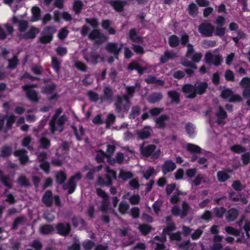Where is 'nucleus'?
<instances>
[{
	"label": "nucleus",
	"instance_id": "obj_46",
	"mask_svg": "<svg viewBox=\"0 0 250 250\" xmlns=\"http://www.w3.org/2000/svg\"><path fill=\"white\" fill-rule=\"evenodd\" d=\"M217 177L218 181L221 183L225 182L230 178L229 175L224 170L218 171Z\"/></svg>",
	"mask_w": 250,
	"mask_h": 250
},
{
	"label": "nucleus",
	"instance_id": "obj_21",
	"mask_svg": "<svg viewBox=\"0 0 250 250\" xmlns=\"http://www.w3.org/2000/svg\"><path fill=\"white\" fill-rule=\"evenodd\" d=\"M53 193L51 190L45 191L42 197V202L47 207H50L53 204Z\"/></svg>",
	"mask_w": 250,
	"mask_h": 250
},
{
	"label": "nucleus",
	"instance_id": "obj_56",
	"mask_svg": "<svg viewBox=\"0 0 250 250\" xmlns=\"http://www.w3.org/2000/svg\"><path fill=\"white\" fill-rule=\"evenodd\" d=\"M200 218L206 222L208 223L212 219V213L210 211L206 210L200 216Z\"/></svg>",
	"mask_w": 250,
	"mask_h": 250
},
{
	"label": "nucleus",
	"instance_id": "obj_14",
	"mask_svg": "<svg viewBox=\"0 0 250 250\" xmlns=\"http://www.w3.org/2000/svg\"><path fill=\"white\" fill-rule=\"evenodd\" d=\"M113 95L114 93L112 88L108 86H105L103 89V94L101 96V100L103 101L111 103L113 101Z\"/></svg>",
	"mask_w": 250,
	"mask_h": 250
},
{
	"label": "nucleus",
	"instance_id": "obj_41",
	"mask_svg": "<svg viewBox=\"0 0 250 250\" xmlns=\"http://www.w3.org/2000/svg\"><path fill=\"white\" fill-rule=\"evenodd\" d=\"M107 159V156L105 154V152L102 149H99L97 151V154L95 157V160L98 163H102L104 162V159Z\"/></svg>",
	"mask_w": 250,
	"mask_h": 250
},
{
	"label": "nucleus",
	"instance_id": "obj_28",
	"mask_svg": "<svg viewBox=\"0 0 250 250\" xmlns=\"http://www.w3.org/2000/svg\"><path fill=\"white\" fill-rule=\"evenodd\" d=\"M151 127L149 126H146L142 129L137 132L138 138L142 140L148 138L150 136Z\"/></svg>",
	"mask_w": 250,
	"mask_h": 250
},
{
	"label": "nucleus",
	"instance_id": "obj_25",
	"mask_svg": "<svg viewBox=\"0 0 250 250\" xmlns=\"http://www.w3.org/2000/svg\"><path fill=\"white\" fill-rule=\"evenodd\" d=\"M124 160V156L123 153L118 152L117 153L115 157H109L107 160V162L110 165L114 166L115 164H121L123 163Z\"/></svg>",
	"mask_w": 250,
	"mask_h": 250
},
{
	"label": "nucleus",
	"instance_id": "obj_24",
	"mask_svg": "<svg viewBox=\"0 0 250 250\" xmlns=\"http://www.w3.org/2000/svg\"><path fill=\"white\" fill-rule=\"evenodd\" d=\"M175 164L171 160H168L165 162L162 167V172L164 174L173 171L176 168Z\"/></svg>",
	"mask_w": 250,
	"mask_h": 250
},
{
	"label": "nucleus",
	"instance_id": "obj_13",
	"mask_svg": "<svg viewBox=\"0 0 250 250\" xmlns=\"http://www.w3.org/2000/svg\"><path fill=\"white\" fill-rule=\"evenodd\" d=\"M106 50L113 54L115 59H118V55L121 52L122 47L118 46V44L115 42H109L105 46Z\"/></svg>",
	"mask_w": 250,
	"mask_h": 250
},
{
	"label": "nucleus",
	"instance_id": "obj_11",
	"mask_svg": "<svg viewBox=\"0 0 250 250\" xmlns=\"http://www.w3.org/2000/svg\"><path fill=\"white\" fill-rule=\"evenodd\" d=\"M181 91L183 93L188 94L186 96L187 98L194 99L196 97L194 85L191 83H186L184 84L182 87Z\"/></svg>",
	"mask_w": 250,
	"mask_h": 250
},
{
	"label": "nucleus",
	"instance_id": "obj_6",
	"mask_svg": "<svg viewBox=\"0 0 250 250\" xmlns=\"http://www.w3.org/2000/svg\"><path fill=\"white\" fill-rule=\"evenodd\" d=\"M88 38L90 40H96L95 43L101 44L108 39V37L105 36L99 30L93 29L88 35Z\"/></svg>",
	"mask_w": 250,
	"mask_h": 250
},
{
	"label": "nucleus",
	"instance_id": "obj_35",
	"mask_svg": "<svg viewBox=\"0 0 250 250\" xmlns=\"http://www.w3.org/2000/svg\"><path fill=\"white\" fill-rule=\"evenodd\" d=\"M169 98L171 100V103L178 104L180 103V94L176 90H170L167 92Z\"/></svg>",
	"mask_w": 250,
	"mask_h": 250
},
{
	"label": "nucleus",
	"instance_id": "obj_33",
	"mask_svg": "<svg viewBox=\"0 0 250 250\" xmlns=\"http://www.w3.org/2000/svg\"><path fill=\"white\" fill-rule=\"evenodd\" d=\"M12 153V147L11 146L4 145L0 149V157L5 158L9 157Z\"/></svg>",
	"mask_w": 250,
	"mask_h": 250
},
{
	"label": "nucleus",
	"instance_id": "obj_53",
	"mask_svg": "<svg viewBox=\"0 0 250 250\" xmlns=\"http://www.w3.org/2000/svg\"><path fill=\"white\" fill-rule=\"evenodd\" d=\"M56 88V85L52 83L51 84L43 86L42 88V92L46 94H49L52 93Z\"/></svg>",
	"mask_w": 250,
	"mask_h": 250
},
{
	"label": "nucleus",
	"instance_id": "obj_23",
	"mask_svg": "<svg viewBox=\"0 0 250 250\" xmlns=\"http://www.w3.org/2000/svg\"><path fill=\"white\" fill-rule=\"evenodd\" d=\"M83 58L87 62H90L95 65L98 63L100 56L96 52L91 51L88 56L84 55Z\"/></svg>",
	"mask_w": 250,
	"mask_h": 250
},
{
	"label": "nucleus",
	"instance_id": "obj_36",
	"mask_svg": "<svg viewBox=\"0 0 250 250\" xmlns=\"http://www.w3.org/2000/svg\"><path fill=\"white\" fill-rule=\"evenodd\" d=\"M188 11L190 16L195 18L198 14V7L195 3L191 2L188 5Z\"/></svg>",
	"mask_w": 250,
	"mask_h": 250
},
{
	"label": "nucleus",
	"instance_id": "obj_27",
	"mask_svg": "<svg viewBox=\"0 0 250 250\" xmlns=\"http://www.w3.org/2000/svg\"><path fill=\"white\" fill-rule=\"evenodd\" d=\"M177 57L176 54L171 51L167 50L163 55L160 58V62L161 63H165L169 60H172Z\"/></svg>",
	"mask_w": 250,
	"mask_h": 250
},
{
	"label": "nucleus",
	"instance_id": "obj_22",
	"mask_svg": "<svg viewBox=\"0 0 250 250\" xmlns=\"http://www.w3.org/2000/svg\"><path fill=\"white\" fill-rule=\"evenodd\" d=\"M127 69L130 71L137 70L138 74L142 75L144 74V71L146 70L145 67H141L139 63L135 61H132L128 65Z\"/></svg>",
	"mask_w": 250,
	"mask_h": 250
},
{
	"label": "nucleus",
	"instance_id": "obj_20",
	"mask_svg": "<svg viewBox=\"0 0 250 250\" xmlns=\"http://www.w3.org/2000/svg\"><path fill=\"white\" fill-rule=\"evenodd\" d=\"M239 215V211L235 208H230L226 212V219L228 222H231L236 220Z\"/></svg>",
	"mask_w": 250,
	"mask_h": 250
},
{
	"label": "nucleus",
	"instance_id": "obj_64",
	"mask_svg": "<svg viewBox=\"0 0 250 250\" xmlns=\"http://www.w3.org/2000/svg\"><path fill=\"white\" fill-rule=\"evenodd\" d=\"M83 247L85 250H91L95 245V243L90 240H86L83 242Z\"/></svg>",
	"mask_w": 250,
	"mask_h": 250
},
{
	"label": "nucleus",
	"instance_id": "obj_51",
	"mask_svg": "<svg viewBox=\"0 0 250 250\" xmlns=\"http://www.w3.org/2000/svg\"><path fill=\"white\" fill-rule=\"evenodd\" d=\"M213 212L215 216L218 218H222L226 212V209L224 207H215L213 208Z\"/></svg>",
	"mask_w": 250,
	"mask_h": 250
},
{
	"label": "nucleus",
	"instance_id": "obj_42",
	"mask_svg": "<svg viewBox=\"0 0 250 250\" xmlns=\"http://www.w3.org/2000/svg\"><path fill=\"white\" fill-rule=\"evenodd\" d=\"M8 65L7 68L11 70L15 69L19 64V61L17 55H14L11 59L8 60Z\"/></svg>",
	"mask_w": 250,
	"mask_h": 250
},
{
	"label": "nucleus",
	"instance_id": "obj_61",
	"mask_svg": "<svg viewBox=\"0 0 250 250\" xmlns=\"http://www.w3.org/2000/svg\"><path fill=\"white\" fill-rule=\"evenodd\" d=\"M182 210L181 213V217L184 218L188 215L190 207L186 201H184L182 204Z\"/></svg>",
	"mask_w": 250,
	"mask_h": 250
},
{
	"label": "nucleus",
	"instance_id": "obj_38",
	"mask_svg": "<svg viewBox=\"0 0 250 250\" xmlns=\"http://www.w3.org/2000/svg\"><path fill=\"white\" fill-rule=\"evenodd\" d=\"M56 181L58 185H63L67 178L66 174L62 170L58 171L56 175Z\"/></svg>",
	"mask_w": 250,
	"mask_h": 250
},
{
	"label": "nucleus",
	"instance_id": "obj_37",
	"mask_svg": "<svg viewBox=\"0 0 250 250\" xmlns=\"http://www.w3.org/2000/svg\"><path fill=\"white\" fill-rule=\"evenodd\" d=\"M125 100V94L123 95L122 96L118 95L117 96V100L115 103V110L117 112L120 113L122 109L123 103Z\"/></svg>",
	"mask_w": 250,
	"mask_h": 250
},
{
	"label": "nucleus",
	"instance_id": "obj_18",
	"mask_svg": "<svg viewBox=\"0 0 250 250\" xmlns=\"http://www.w3.org/2000/svg\"><path fill=\"white\" fill-rule=\"evenodd\" d=\"M215 116L217 117L216 122L218 125L224 124L223 120L228 117L227 113L221 105L218 107V111L215 112Z\"/></svg>",
	"mask_w": 250,
	"mask_h": 250
},
{
	"label": "nucleus",
	"instance_id": "obj_16",
	"mask_svg": "<svg viewBox=\"0 0 250 250\" xmlns=\"http://www.w3.org/2000/svg\"><path fill=\"white\" fill-rule=\"evenodd\" d=\"M105 3L109 4L116 12H122L124 8L125 1L119 0H106Z\"/></svg>",
	"mask_w": 250,
	"mask_h": 250
},
{
	"label": "nucleus",
	"instance_id": "obj_48",
	"mask_svg": "<svg viewBox=\"0 0 250 250\" xmlns=\"http://www.w3.org/2000/svg\"><path fill=\"white\" fill-rule=\"evenodd\" d=\"M83 4L80 0H76L74 1L73 5V10L76 14H79L81 12Z\"/></svg>",
	"mask_w": 250,
	"mask_h": 250
},
{
	"label": "nucleus",
	"instance_id": "obj_32",
	"mask_svg": "<svg viewBox=\"0 0 250 250\" xmlns=\"http://www.w3.org/2000/svg\"><path fill=\"white\" fill-rule=\"evenodd\" d=\"M145 82L147 84H157L160 86H163L164 81L162 80H159L155 76L149 75L145 79Z\"/></svg>",
	"mask_w": 250,
	"mask_h": 250
},
{
	"label": "nucleus",
	"instance_id": "obj_59",
	"mask_svg": "<svg viewBox=\"0 0 250 250\" xmlns=\"http://www.w3.org/2000/svg\"><path fill=\"white\" fill-rule=\"evenodd\" d=\"M85 21L86 23L90 24L92 27L93 29H97L98 28L99 24L97 18H85Z\"/></svg>",
	"mask_w": 250,
	"mask_h": 250
},
{
	"label": "nucleus",
	"instance_id": "obj_39",
	"mask_svg": "<svg viewBox=\"0 0 250 250\" xmlns=\"http://www.w3.org/2000/svg\"><path fill=\"white\" fill-rule=\"evenodd\" d=\"M31 11L32 14V21H39L41 19V9L37 6H34L32 8Z\"/></svg>",
	"mask_w": 250,
	"mask_h": 250
},
{
	"label": "nucleus",
	"instance_id": "obj_5",
	"mask_svg": "<svg viewBox=\"0 0 250 250\" xmlns=\"http://www.w3.org/2000/svg\"><path fill=\"white\" fill-rule=\"evenodd\" d=\"M67 121V118L65 115H62L54 121V127L51 125V120L49 121V125L51 132L54 134L56 131L62 132L64 129V125Z\"/></svg>",
	"mask_w": 250,
	"mask_h": 250
},
{
	"label": "nucleus",
	"instance_id": "obj_44",
	"mask_svg": "<svg viewBox=\"0 0 250 250\" xmlns=\"http://www.w3.org/2000/svg\"><path fill=\"white\" fill-rule=\"evenodd\" d=\"M17 182L21 187L28 188L31 186L28 178L24 175H20L18 178Z\"/></svg>",
	"mask_w": 250,
	"mask_h": 250
},
{
	"label": "nucleus",
	"instance_id": "obj_19",
	"mask_svg": "<svg viewBox=\"0 0 250 250\" xmlns=\"http://www.w3.org/2000/svg\"><path fill=\"white\" fill-rule=\"evenodd\" d=\"M26 98L32 103H37L39 101V93L35 89L23 90Z\"/></svg>",
	"mask_w": 250,
	"mask_h": 250
},
{
	"label": "nucleus",
	"instance_id": "obj_54",
	"mask_svg": "<svg viewBox=\"0 0 250 250\" xmlns=\"http://www.w3.org/2000/svg\"><path fill=\"white\" fill-rule=\"evenodd\" d=\"M16 117L14 115L12 114L7 118L6 120V129L4 130L6 132L8 130H10L13 126V125L15 122Z\"/></svg>",
	"mask_w": 250,
	"mask_h": 250
},
{
	"label": "nucleus",
	"instance_id": "obj_45",
	"mask_svg": "<svg viewBox=\"0 0 250 250\" xmlns=\"http://www.w3.org/2000/svg\"><path fill=\"white\" fill-rule=\"evenodd\" d=\"M187 149L191 153L200 154L201 153L202 151V149L200 147L192 144H188L187 146Z\"/></svg>",
	"mask_w": 250,
	"mask_h": 250
},
{
	"label": "nucleus",
	"instance_id": "obj_62",
	"mask_svg": "<svg viewBox=\"0 0 250 250\" xmlns=\"http://www.w3.org/2000/svg\"><path fill=\"white\" fill-rule=\"evenodd\" d=\"M74 66L78 70L82 72H85L87 69L86 65L81 61H76Z\"/></svg>",
	"mask_w": 250,
	"mask_h": 250
},
{
	"label": "nucleus",
	"instance_id": "obj_8",
	"mask_svg": "<svg viewBox=\"0 0 250 250\" xmlns=\"http://www.w3.org/2000/svg\"><path fill=\"white\" fill-rule=\"evenodd\" d=\"M214 30V26L209 22H202L198 26L199 32L206 37L212 36Z\"/></svg>",
	"mask_w": 250,
	"mask_h": 250
},
{
	"label": "nucleus",
	"instance_id": "obj_9",
	"mask_svg": "<svg viewBox=\"0 0 250 250\" xmlns=\"http://www.w3.org/2000/svg\"><path fill=\"white\" fill-rule=\"evenodd\" d=\"M57 233L63 236H67L71 230V225L69 223H59L56 226Z\"/></svg>",
	"mask_w": 250,
	"mask_h": 250
},
{
	"label": "nucleus",
	"instance_id": "obj_15",
	"mask_svg": "<svg viewBox=\"0 0 250 250\" xmlns=\"http://www.w3.org/2000/svg\"><path fill=\"white\" fill-rule=\"evenodd\" d=\"M39 29L34 26L30 27L29 30L24 34H20L19 37L20 39H24L25 40L33 39L37 34L39 33Z\"/></svg>",
	"mask_w": 250,
	"mask_h": 250
},
{
	"label": "nucleus",
	"instance_id": "obj_3",
	"mask_svg": "<svg viewBox=\"0 0 250 250\" xmlns=\"http://www.w3.org/2000/svg\"><path fill=\"white\" fill-rule=\"evenodd\" d=\"M57 29L54 25L45 26L41 33L38 41L41 43L46 44L50 43L53 40L54 35L56 33Z\"/></svg>",
	"mask_w": 250,
	"mask_h": 250
},
{
	"label": "nucleus",
	"instance_id": "obj_12",
	"mask_svg": "<svg viewBox=\"0 0 250 250\" xmlns=\"http://www.w3.org/2000/svg\"><path fill=\"white\" fill-rule=\"evenodd\" d=\"M27 153V151L25 149H21L15 150L13 154L15 157H19V160L21 165H25L29 160Z\"/></svg>",
	"mask_w": 250,
	"mask_h": 250
},
{
	"label": "nucleus",
	"instance_id": "obj_30",
	"mask_svg": "<svg viewBox=\"0 0 250 250\" xmlns=\"http://www.w3.org/2000/svg\"><path fill=\"white\" fill-rule=\"evenodd\" d=\"M54 230V227L51 224H44L40 228V232L43 235L52 234Z\"/></svg>",
	"mask_w": 250,
	"mask_h": 250
},
{
	"label": "nucleus",
	"instance_id": "obj_17",
	"mask_svg": "<svg viewBox=\"0 0 250 250\" xmlns=\"http://www.w3.org/2000/svg\"><path fill=\"white\" fill-rule=\"evenodd\" d=\"M196 96L197 95H202L204 94L208 88V83L207 82L203 81L200 83H196L194 84Z\"/></svg>",
	"mask_w": 250,
	"mask_h": 250
},
{
	"label": "nucleus",
	"instance_id": "obj_57",
	"mask_svg": "<svg viewBox=\"0 0 250 250\" xmlns=\"http://www.w3.org/2000/svg\"><path fill=\"white\" fill-rule=\"evenodd\" d=\"M39 161L41 163L40 165L41 168L46 173H48L50 168L49 163L43 159H39Z\"/></svg>",
	"mask_w": 250,
	"mask_h": 250
},
{
	"label": "nucleus",
	"instance_id": "obj_40",
	"mask_svg": "<svg viewBox=\"0 0 250 250\" xmlns=\"http://www.w3.org/2000/svg\"><path fill=\"white\" fill-rule=\"evenodd\" d=\"M141 110V107L138 105L132 106L129 114L128 118L130 119H135L140 114Z\"/></svg>",
	"mask_w": 250,
	"mask_h": 250
},
{
	"label": "nucleus",
	"instance_id": "obj_63",
	"mask_svg": "<svg viewBox=\"0 0 250 250\" xmlns=\"http://www.w3.org/2000/svg\"><path fill=\"white\" fill-rule=\"evenodd\" d=\"M69 32L66 27L62 28L58 34V37L60 40L62 41L67 37Z\"/></svg>",
	"mask_w": 250,
	"mask_h": 250
},
{
	"label": "nucleus",
	"instance_id": "obj_47",
	"mask_svg": "<svg viewBox=\"0 0 250 250\" xmlns=\"http://www.w3.org/2000/svg\"><path fill=\"white\" fill-rule=\"evenodd\" d=\"M139 229L142 234L143 235L146 236L151 231L152 228L151 226L148 224H143L139 225Z\"/></svg>",
	"mask_w": 250,
	"mask_h": 250
},
{
	"label": "nucleus",
	"instance_id": "obj_26",
	"mask_svg": "<svg viewBox=\"0 0 250 250\" xmlns=\"http://www.w3.org/2000/svg\"><path fill=\"white\" fill-rule=\"evenodd\" d=\"M163 98V95L161 92H153L147 98V100L149 104H154L159 102Z\"/></svg>",
	"mask_w": 250,
	"mask_h": 250
},
{
	"label": "nucleus",
	"instance_id": "obj_58",
	"mask_svg": "<svg viewBox=\"0 0 250 250\" xmlns=\"http://www.w3.org/2000/svg\"><path fill=\"white\" fill-rule=\"evenodd\" d=\"M185 129L189 137L192 138L194 136V128L192 124L191 123H187L186 125Z\"/></svg>",
	"mask_w": 250,
	"mask_h": 250
},
{
	"label": "nucleus",
	"instance_id": "obj_1",
	"mask_svg": "<svg viewBox=\"0 0 250 250\" xmlns=\"http://www.w3.org/2000/svg\"><path fill=\"white\" fill-rule=\"evenodd\" d=\"M106 174L103 176H98V185L101 187H109L112 185V180H117V173L115 170H111L109 166L105 168Z\"/></svg>",
	"mask_w": 250,
	"mask_h": 250
},
{
	"label": "nucleus",
	"instance_id": "obj_60",
	"mask_svg": "<svg viewBox=\"0 0 250 250\" xmlns=\"http://www.w3.org/2000/svg\"><path fill=\"white\" fill-rule=\"evenodd\" d=\"M25 220L24 216H20L17 217L14 221L12 226L11 227V229L15 230L17 229L18 226L19 224L24 222Z\"/></svg>",
	"mask_w": 250,
	"mask_h": 250
},
{
	"label": "nucleus",
	"instance_id": "obj_34",
	"mask_svg": "<svg viewBox=\"0 0 250 250\" xmlns=\"http://www.w3.org/2000/svg\"><path fill=\"white\" fill-rule=\"evenodd\" d=\"M39 147L43 149H48L51 146V141L47 137L42 136L39 141Z\"/></svg>",
	"mask_w": 250,
	"mask_h": 250
},
{
	"label": "nucleus",
	"instance_id": "obj_52",
	"mask_svg": "<svg viewBox=\"0 0 250 250\" xmlns=\"http://www.w3.org/2000/svg\"><path fill=\"white\" fill-rule=\"evenodd\" d=\"M51 66L56 73H59L61 68V62L56 57L51 58Z\"/></svg>",
	"mask_w": 250,
	"mask_h": 250
},
{
	"label": "nucleus",
	"instance_id": "obj_4",
	"mask_svg": "<svg viewBox=\"0 0 250 250\" xmlns=\"http://www.w3.org/2000/svg\"><path fill=\"white\" fill-rule=\"evenodd\" d=\"M82 178V175L81 172H77L75 175L72 176L69 179L67 184H63L62 188L64 190L68 189V194H72L75 191L77 182L80 180Z\"/></svg>",
	"mask_w": 250,
	"mask_h": 250
},
{
	"label": "nucleus",
	"instance_id": "obj_7",
	"mask_svg": "<svg viewBox=\"0 0 250 250\" xmlns=\"http://www.w3.org/2000/svg\"><path fill=\"white\" fill-rule=\"evenodd\" d=\"M222 56L220 55H213L210 51L207 52L205 55V61L208 64H213L215 66H219L223 62Z\"/></svg>",
	"mask_w": 250,
	"mask_h": 250
},
{
	"label": "nucleus",
	"instance_id": "obj_31",
	"mask_svg": "<svg viewBox=\"0 0 250 250\" xmlns=\"http://www.w3.org/2000/svg\"><path fill=\"white\" fill-rule=\"evenodd\" d=\"M169 119V117L166 114L161 115L155 120V123L159 128H164L166 127L165 122Z\"/></svg>",
	"mask_w": 250,
	"mask_h": 250
},
{
	"label": "nucleus",
	"instance_id": "obj_10",
	"mask_svg": "<svg viewBox=\"0 0 250 250\" xmlns=\"http://www.w3.org/2000/svg\"><path fill=\"white\" fill-rule=\"evenodd\" d=\"M240 85L244 88L242 92L244 98L246 99L250 98V78L246 77L242 78Z\"/></svg>",
	"mask_w": 250,
	"mask_h": 250
},
{
	"label": "nucleus",
	"instance_id": "obj_43",
	"mask_svg": "<svg viewBox=\"0 0 250 250\" xmlns=\"http://www.w3.org/2000/svg\"><path fill=\"white\" fill-rule=\"evenodd\" d=\"M180 43V40L177 36L172 35L168 38L169 45L172 48L177 47Z\"/></svg>",
	"mask_w": 250,
	"mask_h": 250
},
{
	"label": "nucleus",
	"instance_id": "obj_2",
	"mask_svg": "<svg viewBox=\"0 0 250 250\" xmlns=\"http://www.w3.org/2000/svg\"><path fill=\"white\" fill-rule=\"evenodd\" d=\"M140 150L141 155L146 158L151 157L152 159H157L161 154L160 149H157L156 146L154 144L145 146L143 143L141 145Z\"/></svg>",
	"mask_w": 250,
	"mask_h": 250
},
{
	"label": "nucleus",
	"instance_id": "obj_49",
	"mask_svg": "<svg viewBox=\"0 0 250 250\" xmlns=\"http://www.w3.org/2000/svg\"><path fill=\"white\" fill-rule=\"evenodd\" d=\"M0 181L8 188L11 189L12 188V185L10 183V178L8 175H3V174L0 178Z\"/></svg>",
	"mask_w": 250,
	"mask_h": 250
},
{
	"label": "nucleus",
	"instance_id": "obj_29",
	"mask_svg": "<svg viewBox=\"0 0 250 250\" xmlns=\"http://www.w3.org/2000/svg\"><path fill=\"white\" fill-rule=\"evenodd\" d=\"M128 37L132 42L135 43H142L143 42L142 38L138 35L135 28H132L130 30Z\"/></svg>",
	"mask_w": 250,
	"mask_h": 250
},
{
	"label": "nucleus",
	"instance_id": "obj_55",
	"mask_svg": "<svg viewBox=\"0 0 250 250\" xmlns=\"http://www.w3.org/2000/svg\"><path fill=\"white\" fill-rule=\"evenodd\" d=\"M176 229L175 224L174 222H170L167 224V226L163 230V233L164 234H170V232L175 230Z\"/></svg>",
	"mask_w": 250,
	"mask_h": 250
},
{
	"label": "nucleus",
	"instance_id": "obj_50",
	"mask_svg": "<svg viewBox=\"0 0 250 250\" xmlns=\"http://www.w3.org/2000/svg\"><path fill=\"white\" fill-rule=\"evenodd\" d=\"M230 149L231 151L237 154H240L246 151V148L245 147L238 144L234 145L231 146L230 147Z\"/></svg>",
	"mask_w": 250,
	"mask_h": 250
}]
</instances>
